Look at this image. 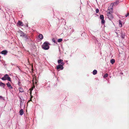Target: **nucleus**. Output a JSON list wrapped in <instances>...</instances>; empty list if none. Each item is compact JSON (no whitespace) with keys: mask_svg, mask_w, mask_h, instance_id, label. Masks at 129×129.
I'll list each match as a JSON object with an SVG mask.
<instances>
[{"mask_svg":"<svg viewBox=\"0 0 129 129\" xmlns=\"http://www.w3.org/2000/svg\"><path fill=\"white\" fill-rule=\"evenodd\" d=\"M115 60L114 59H112L110 60V62L112 64H113L115 62Z\"/></svg>","mask_w":129,"mask_h":129,"instance_id":"obj_17","label":"nucleus"},{"mask_svg":"<svg viewBox=\"0 0 129 129\" xmlns=\"http://www.w3.org/2000/svg\"><path fill=\"white\" fill-rule=\"evenodd\" d=\"M19 90L20 92H24V91L23 90V89L21 87H19Z\"/></svg>","mask_w":129,"mask_h":129,"instance_id":"obj_15","label":"nucleus"},{"mask_svg":"<svg viewBox=\"0 0 129 129\" xmlns=\"http://www.w3.org/2000/svg\"><path fill=\"white\" fill-rule=\"evenodd\" d=\"M112 11H109L108 13H107V15L110 20H111L114 18L112 14Z\"/></svg>","mask_w":129,"mask_h":129,"instance_id":"obj_4","label":"nucleus"},{"mask_svg":"<svg viewBox=\"0 0 129 129\" xmlns=\"http://www.w3.org/2000/svg\"><path fill=\"white\" fill-rule=\"evenodd\" d=\"M116 3H117V2H115V3H115V4H116Z\"/></svg>","mask_w":129,"mask_h":129,"instance_id":"obj_36","label":"nucleus"},{"mask_svg":"<svg viewBox=\"0 0 129 129\" xmlns=\"http://www.w3.org/2000/svg\"><path fill=\"white\" fill-rule=\"evenodd\" d=\"M18 97L19 98V101L20 102V107L21 108V103H22V99L21 98L23 99V98L22 97H20V96H19Z\"/></svg>","mask_w":129,"mask_h":129,"instance_id":"obj_12","label":"nucleus"},{"mask_svg":"<svg viewBox=\"0 0 129 129\" xmlns=\"http://www.w3.org/2000/svg\"><path fill=\"white\" fill-rule=\"evenodd\" d=\"M17 24L19 26H23V22L19 20L17 23Z\"/></svg>","mask_w":129,"mask_h":129,"instance_id":"obj_9","label":"nucleus"},{"mask_svg":"<svg viewBox=\"0 0 129 129\" xmlns=\"http://www.w3.org/2000/svg\"><path fill=\"white\" fill-rule=\"evenodd\" d=\"M19 79V81L18 82V84L19 86H20V80L19 79Z\"/></svg>","mask_w":129,"mask_h":129,"instance_id":"obj_28","label":"nucleus"},{"mask_svg":"<svg viewBox=\"0 0 129 129\" xmlns=\"http://www.w3.org/2000/svg\"><path fill=\"white\" fill-rule=\"evenodd\" d=\"M19 114L21 115H22L24 113L23 111V109H21L19 111Z\"/></svg>","mask_w":129,"mask_h":129,"instance_id":"obj_13","label":"nucleus"},{"mask_svg":"<svg viewBox=\"0 0 129 129\" xmlns=\"http://www.w3.org/2000/svg\"><path fill=\"white\" fill-rule=\"evenodd\" d=\"M82 34H81V36H82Z\"/></svg>","mask_w":129,"mask_h":129,"instance_id":"obj_38","label":"nucleus"},{"mask_svg":"<svg viewBox=\"0 0 129 129\" xmlns=\"http://www.w3.org/2000/svg\"><path fill=\"white\" fill-rule=\"evenodd\" d=\"M49 43L47 41L45 42L42 46V48L44 50H46L48 49L49 48Z\"/></svg>","mask_w":129,"mask_h":129,"instance_id":"obj_1","label":"nucleus"},{"mask_svg":"<svg viewBox=\"0 0 129 129\" xmlns=\"http://www.w3.org/2000/svg\"><path fill=\"white\" fill-rule=\"evenodd\" d=\"M97 71L96 70H94L92 72V74L93 75H95L97 74Z\"/></svg>","mask_w":129,"mask_h":129,"instance_id":"obj_16","label":"nucleus"},{"mask_svg":"<svg viewBox=\"0 0 129 129\" xmlns=\"http://www.w3.org/2000/svg\"><path fill=\"white\" fill-rule=\"evenodd\" d=\"M23 102H22V103H21V107L23 105Z\"/></svg>","mask_w":129,"mask_h":129,"instance_id":"obj_32","label":"nucleus"},{"mask_svg":"<svg viewBox=\"0 0 129 129\" xmlns=\"http://www.w3.org/2000/svg\"><path fill=\"white\" fill-rule=\"evenodd\" d=\"M38 37L41 40H42L43 38V35L41 34H39Z\"/></svg>","mask_w":129,"mask_h":129,"instance_id":"obj_14","label":"nucleus"},{"mask_svg":"<svg viewBox=\"0 0 129 129\" xmlns=\"http://www.w3.org/2000/svg\"><path fill=\"white\" fill-rule=\"evenodd\" d=\"M6 84L9 89H13V87L12 86L11 84L9 82H8Z\"/></svg>","mask_w":129,"mask_h":129,"instance_id":"obj_6","label":"nucleus"},{"mask_svg":"<svg viewBox=\"0 0 129 129\" xmlns=\"http://www.w3.org/2000/svg\"><path fill=\"white\" fill-rule=\"evenodd\" d=\"M30 96H31V98H32L33 97V96L31 95V93H30Z\"/></svg>","mask_w":129,"mask_h":129,"instance_id":"obj_31","label":"nucleus"},{"mask_svg":"<svg viewBox=\"0 0 129 129\" xmlns=\"http://www.w3.org/2000/svg\"><path fill=\"white\" fill-rule=\"evenodd\" d=\"M113 5L112 4L110 5L108 7V10L109 11H112L113 12Z\"/></svg>","mask_w":129,"mask_h":129,"instance_id":"obj_7","label":"nucleus"},{"mask_svg":"<svg viewBox=\"0 0 129 129\" xmlns=\"http://www.w3.org/2000/svg\"><path fill=\"white\" fill-rule=\"evenodd\" d=\"M129 16V13H127L126 15H125V17H128Z\"/></svg>","mask_w":129,"mask_h":129,"instance_id":"obj_26","label":"nucleus"},{"mask_svg":"<svg viewBox=\"0 0 129 129\" xmlns=\"http://www.w3.org/2000/svg\"><path fill=\"white\" fill-rule=\"evenodd\" d=\"M22 100L23 101H24V100L23 99Z\"/></svg>","mask_w":129,"mask_h":129,"instance_id":"obj_35","label":"nucleus"},{"mask_svg":"<svg viewBox=\"0 0 129 129\" xmlns=\"http://www.w3.org/2000/svg\"><path fill=\"white\" fill-rule=\"evenodd\" d=\"M8 51L6 50L2 51L1 52V53L2 54H3L4 55H6L8 53Z\"/></svg>","mask_w":129,"mask_h":129,"instance_id":"obj_8","label":"nucleus"},{"mask_svg":"<svg viewBox=\"0 0 129 129\" xmlns=\"http://www.w3.org/2000/svg\"><path fill=\"white\" fill-rule=\"evenodd\" d=\"M62 41V39L60 38L58 39L57 42H60Z\"/></svg>","mask_w":129,"mask_h":129,"instance_id":"obj_23","label":"nucleus"},{"mask_svg":"<svg viewBox=\"0 0 129 129\" xmlns=\"http://www.w3.org/2000/svg\"><path fill=\"white\" fill-rule=\"evenodd\" d=\"M63 61V60L61 59H60L58 60L57 62H58V63L59 64L60 63H61V62Z\"/></svg>","mask_w":129,"mask_h":129,"instance_id":"obj_18","label":"nucleus"},{"mask_svg":"<svg viewBox=\"0 0 129 129\" xmlns=\"http://www.w3.org/2000/svg\"><path fill=\"white\" fill-rule=\"evenodd\" d=\"M0 99H1L2 98H3V97L1 96H0Z\"/></svg>","mask_w":129,"mask_h":129,"instance_id":"obj_29","label":"nucleus"},{"mask_svg":"<svg viewBox=\"0 0 129 129\" xmlns=\"http://www.w3.org/2000/svg\"><path fill=\"white\" fill-rule=\"evenodd\" d=\"M1 53V52H0V54Z\"/></svg>","mask_w":129,"mask_h":129,"instance_id":"obj_40","label":"nucleus"},{"mask_svg":"<svg viewBox=\"0 0 129 129\" xmlns=\"http://www.w3.org/2000/svg\"><path fill=\"white\" fill-rule=\"evenodd\" d=\"M108 76V74L107 73L105 74L104 75V78H106Z\"/></svg>","mask_w":129,"mask_h":129,"instance_id":"obj_22","label":"nucleus"},{"mask_svg":"<svg viewBox=\"0 0 129 129\" xmlns=\"http://www.w3.org/2000/svg\"><path fill=\"white\" fill-rule=\"evenodd\" d=\"M1 79L3 81L7 80L10 82L12 81L11 78L9 76V75L7 74H5L3 77L1 78Z\"/></svg>","mask_w":129,"mask_h":129,"instance_id":"obj_2","label":"nucleus"},{"mask_svg":"<svg viewBox=\"0 0 129 129\" xmlns=\"http://www.w3.org/2000/svg\"><path fill=\"white\" fill-rule=\"evenodd\" d=\"M52 40L53 42H54L55 43H56L57 44L56 41L55 39L54 38H53Z\"/></svg>","mask_w":129,"mask_h":129,"instance_id":"obj_24","label":"nucleus"},{"mask_svg":"<svg viewBox=\"0 0 129 129\" xmlns=\"http://www.w3.org/2000/svg\"><path fill=\"white\" fill-rule=\"evenodd\" d=\"M6 64H4V66H6Z\"/></svg>","mask_w":129,"mask_h":129,"instance_id":"obj_34","label":"nucleus"},{"mask_svg":"<svg viewBox=\"0 0 129 129\" xmlns=\"http://www.w3.org/2000/svg\"><path fill=\"white\" fill-rule=\"evenodd\" d=\"M24 107H25V105H24Z\"/></svg>","mask_w":129,"mask_h":129,"instance_id":"obj_39","label":"nucleus"},{"mask_svg":"<svg viewBox=\"0 0 129 129\" xmlns=\"http://www.w3.org/2000/svg\"><path fill=\"white\" fill-rule=\"evenodd\" d=\"M100 19L102 20L104 19V16L103 15H100Z\"/></svg>","mask_w":129,"mask_h":129,"instance_id":"obj_19","label":"nucleus"},{"mask_svg":"<svg viewBox=\"0 0 129 129\" xmlns=\"http://www.w3.org/2000/svg\"><path fill=\"white\" fill-rule=\"evenodd\" d=\"M64 63L63 62H62L60 64H61V65L62 66V67H63V66L64 65Z\"/></svg>","mask_w":129,"mask_h":129,"instance_id":"obj_27","label":"nucleus"},{"mask_svg":"<svg viewBox=\"0 0 129 129\" xmlns=\"http://www.w3.org/2000/svg\"><path fill=\"white\" fill-rule=\"evenodd\" d=\"M119 25L120 27H122V23L121 22V21H120V20H119Z\"/></svg>","mask_w":129,"mask_h":129,"instance_id":"obj_21","label":"nucleus"},{"mask_svg":"<svg viewBox=\"0 0 129 129\" xmlns=\"http://www.w3.org/2000/svg\"><path fill=\"white\" fill-rule=\"evenodd\" d=\"M101 24L102 25H104V24H105V21L104 20V19L101 20Z\"/></svg>","mask_w":129,"mask_h":129,"instance_id":"obj_20","label":"nucleus"},{"mask_svg":"<svg viewBox=\"0 0 129 129\" xmlns=\"http://www.w3.org/2000/svg\"><path fill=\"white\" fill-rule=\"evenodd\" d=\"M11 65L12 66L14 65V64L12 63H11Z\"/></svg>","mask_w":129,"mask_h":129,"instance_id":"obj_30","label":"nucleus"},{"mask_svg":"<svg viewBox=\"0 0 129 129\" xmlns=\"http://www.w3.org/2000/svg\"><path fill=\"white\" fill-rule=\"evenodd\" d=\"M28 26V25H27V27Z\"/></svg>","mask_w":129,"mask_h":129,"instance_id":"obj_37","label":"nucleus"},{"mask_svg":"<svg viewBox=\"0 0 129 129\" xmlns=\"http://www.w3.org/2000/svg\"><path fill=\"white\" fill-rule=\"evenodd\" d=\"M121 37L123 39L125 37V33L121 31Z\"/></svg>","mask_w":129,"mask_h":129,"instance_id":"obj_10","label":"nucleus"},{"mask_svg":"<svg viewBox=\"0 0 129 129\" xmlns=\"http://www.w3.org/2000/svg\"><path fill=\"white\" fill-rule=\"evenodd\" d=\"M0 86L2 87H3V88H5V87L6 86V84L5 83L1 82L0 83Z\"/></svg>","mask_w":129,"mask_h":129,"instance_id":"obj_11","label":"nucleus"},{"mask_svg":"<svg viewBox=\"0 0 129 129\" xmlns=\"http://www.w3.org/2000/svg\"><path fill=\"white\" fill-rule=\"evenodd\" d=\"M19 33L20 34V37H22V38H24L25 40L26 41L28 39V38L27 36V35L21 30H20Z\"/></svg>","mask_w":129,"mask_h":129,"instance_id":"obj_3","label":"nucleus"},{"mask_svg":"<svg viewBox=\"0 0 129 129\" xmlns=\"http://www.w3.org/2000/svg\"><path fill=\"white\" fill-rule=\"evenodd\" d=\"M87 5H88V1H87Z\"/></svg>","mask_w":129,"mask_h":129,"instance_id":"obj_33","label":"nucleus"},{"mask_svg":"<svg viewBox=\"0 0 129 129\" xmlns=\"http://www.w3.org/2000/svg\"><path fill=\"white\" fill-rule=\"evenodd\" d=\"M99 12V10L97 8L96 9L95 12L96 13H98Z\"/></svg>","mask_w":129,"mask_h":129,"instance_id":"obj_25","label":"nucleus"},{"mask_svg":"<svg viewBox=\"0 0 129 129\" xmlns=\"http://www.w3.org/2000/svg\"><path fill=\"white\" fill-rule=\"evenodd\" d=\"M63 69V67L61 65V64H59L57 66L56 69L57 70L60 69V70H62Z\"/></svg>","mask_w":129,"mask_h":129,"instance_id":"obj_5","label":"nucleus"}]
</instances>
